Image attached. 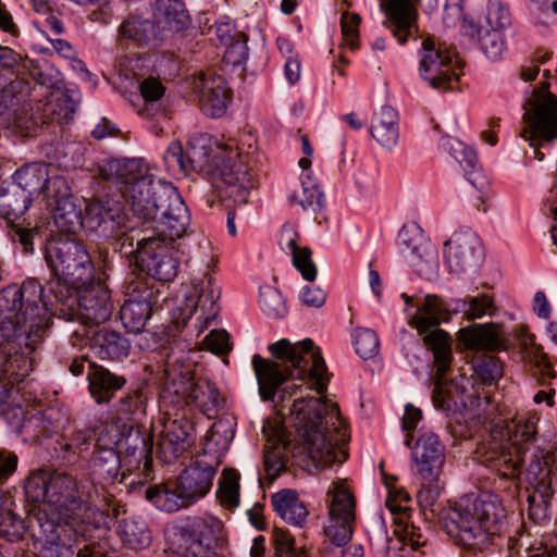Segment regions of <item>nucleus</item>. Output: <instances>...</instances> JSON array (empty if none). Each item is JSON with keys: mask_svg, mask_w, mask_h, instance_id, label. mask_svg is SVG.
Returning a JSON list of instances; mask_svg holds the SVG:
<instances>
[{"mask_svg": "<svg viewBox=\"0 0 557 557\" xmlns=\"http://www.w3.org/2000/svg\"><path fill=\"white\" fill-rule=\"evenodd\" d=\"M242 39H237L227 45L223 61L228 65H240L243 64L248 57V47H247V38L245 35H242Z\"/></svg>", "mask_w": 557, "mask_h": 557, "instance_id": "obj_55", "label": "nucleus"}, {"mask_svg": "<svg viewBox=\"0 0 557 557\" xmlns=\"http://www.w3.org/2000/svg\"><path fill=\"white\" fill-rule=\"evenodd\" d=\"M92 342L101 358L120 359L126 357L129 350V344L125 338L117 332L107 329L96 332Z\"/></svg>", "mask_w": 557, "mask_h": 557, "instance_id": "obj_39", "label": "nucleus"}, {"mask_svg": "<svg viewBox=\"0 0 557 557\" xmlns=\"http://www.w3.org/2000/svg\"><path fill=\"white\" fill-rule=\"evenodd\" d=\"M14 180V187L24 189L30 198L33 194L41 191L50 197L51 186L64 185L63 178L59 176L49 178L46 166L36 163L17 170Z\"/></svg>", "mask_w": 557, "mask_h": 557, "instance_id": "obj_25", "label": "nucleus"}, {"mask_svg": "<svg viewBox=\"0 0 557 557\" xmlns=\"http://www.w3.org/2000/svg\"><path fill=\"white\" fill-rule=\"evenodd\" d=\"M296 419L304 421L302 437L309 457L318 465L343 463L347 458L349 440L346 426L339 418L338 407L318 398L299 399L293 405Z\"/></svg>", "mask_w": 557, "mask_h": 557, "instance_id": "obj_2", "label": "nucleus"}, {"mask_svg": "<svg viewBox=\"0 0 557 557\" xmlns=\"http://www.w3.org/2000/svg\"><path fill=\"white\" fill-rule=\"evenodd\" d=\"M154 16L160 33H177L189 24V16L180 0H157Z\"/></svg>", "mask_w": 557, "mask_h": 557, "instance_id": "obj_28", "label": "nucleus"}, {"mask_svg": "<svg viewBox=\"0 0 557 557\" xmlns=\"http://www.w3.org/2000/svg\"><path fill=\"white\" fill-rule=\"evenodd\" d=\"M354 344L356 352L364 359L375 356L380 347L376 334L369 329L357 330Z\"/></svg>", "mask_w": 557, "mask_h": 557, "instance_id": "obj_48", "label": "nucleus"}, {"mask_svg": "<svg viewBox=\"0 0 557 557\" xmlns=\"http://www.w3.org/2000/svg\"><path fill=\"white\" fill-rule=\"evenodd\" d=\"M126 423H121L120 421L112 420L111 422H107L97 438V449L99 448H106V447H113L115 448L120 437L122 435V432L124 430V426Z\"/></svg>", "mask_w": 557, "mask_h": 557, "instance_id": "obj_54", "label": "nucleus"}, {"mask_svg": "<svg viewBox=\"0 0 557 557\" xmlns=\"http://www.w3.org/2000/svg\"><path fill=\"white\" fill-rule=\"evenodd\" d=\"M126 300L120 309V319L124 327L134 334L144 330L153 312L162 309L165 296L147 281L135 280L126 286Z\"/></svg>", "mask_w": 557, "mask_h": 557, "instance_id": "obj_10", "label": "nucleus"}, {"mask_svg": "<svg viewBox=\"0 0 557 557\" xmlns=\"http://www.w3.org/2000/svg\"><path fill=\"white\" fill-rule=\"evenodd\" d=\"M121 539L132 549H144L151 543V533L144 521L124 519L121 524Z\"/></svg>", "mask_w": 557, "mask_h": 557, "instance_id": "obj_43", "label": "nucleus"}, {"mask_svg": "<svg viewBox=\"0 0 557 557\" xmlns=\"http://www.w3.org/2000/svg\"><path fill=\"white\" fill-rule=\"evenodd\" d=\"M46 259L55 275L62 276L72 286H82L91 278L92 263L86 249L73 239L51 242Z\"/></svg>", "mask_w": 557, "mask_h": 557, "instance_id": "obj_9", "label": "nucleus"}, {"mask_svg": "<svg viewBox=\"0 0 557 557\" xmlns=\"http://www.w3.org/2000/svg\"><path fill=\"white\" fill-rule=\"evenodd\" d=\"M401 541L409 545L413 550L425 544V539L420 529L413 524H406L401 531Z\"/></svg>", "mask_w": 557, "mask_h": 557, "instance_id": "obj_64", "label": "nucleus"}, {"mask_svg": "<svg viewBox=\"0 0 557 557\" xmlns=\"http://www.w3.org/2000/svg\"><path fill=\"white\" fill-rule=\"evenodd\" d=\"M419 0H382L381 9L385 13L384 25L392 30L400 45H404L416 24Z\"/></svg>", "mask_w": 557, "mask_h": 557, "instance_id": "obj_20", "label": "nucleus"}, {"mask_svg": "<svg viewBox=\"0 0 557 557\" xmlns=\"http://www.w3.org/2000/svg\"><path fill=\"white\" fill-rule=\"evenodd\" d=\"M78 289V308L86 324L107 322L113 312V302L108 286L101 282H87Z\"/></svg>", "mask_w": 557, "mask_h": 557, "instance_id": "obj_16", "label": "nucleus"}, {"mask_svg": "<svg viewBox=\"0 0 557 557\" xmlns=\"http://www.w3.org/2000/svg\"><path fill=\"white\" fill-rule=\"evenodd\" d=\"M325 535L336 546L346 545L352 536L356 520V497L346 480L334 481L327 491Z\"/></svg>", "mask_w": 557, "mask_h": 557, "instance_id": "obj_8", "label": "nucleus"}, {"mask_svg": "<svg viewBox=\"0 0 557 557\" xmlns=\"http://www.w3.org/2000/svg\"><path fill=\"white\" fill-rule=\"evenodd\" d=\"M119 455L134 458L135 465L138 466L145 460L147 467L151 462L152 440L147 433H143L139 429L126 424L115 447Z\"/></svg>", "mask_w": 557, "mask_h": 557, "instance_id": "obj_24", "label": "nucleus"}, {"mask_svg": "<svg viewBox=\"0 0 557 557\" xmlns=\"http://www.w3.org/2000/svg\"><path fill=\"white\" fill-rule=\"evenodd\" d=\"M136 260L140 267L160 282H170L177 274L178 260L168 243L153 236L137 239Z\"/></svg>", "mask_w": 557, "mask_h": 557, "instance_id": "obj_15", "label": "nucleus"}, {"mask_svg": "<svg viewBox=\"0 0 557 557\" xmlns=\"http://www.w3.org/2000/svg\"><path fill=\"white\" fill-rule=\"evenodd\" d=\"M524 116L531 127L530 131H524L523 136L527 139L540 136L552 140L557 137V99L550 94L542 101H536Z\"/></svg>", "mask_w": 557, "mask_h": 557, "instance_id": "obj_21", "label": "nucleus"}, {"mask_svg": "<svg viewBox=\"0 0 557 557\" xmlns=\"http://www.w3.org/2000/svg\"><path fill=\"white\" fill-rule=\"evenodd\" d=\"M121 474V458L113 447L96 449L90 460V475L95 483L109 485Z\"/></svg>", "mask_w": 557, "mask_h": 557, "instance_id": "obj_27", "label": "nucleus"}, {"mask_svg": "<svg viewBox=\"0 0 557 557\" xmlns=\"http://www.w3.org/2000/svg\"><path fill=\"white\" fill-rule=\"evenodd\" d=\"M482 462L497 472L499 481H510L516 487L523 462L522 447L493 443L484 451Z\"/></svg>", "mask_w": 557, "mask_h": 557, "instance_id": "obj_19", "label": "nucleus"}, {"mask_svg": "<svg viewBox=\"0 0 557 557\" xmlns=\"http://www.w3.org/2000/svg\"><path fill=\"white\" fill-rule=\"evenodd\" d=\"M200 90V104L203 112L212 117L222 116L231 100V90L220 75L201 74L195 82Z\"/></svg>", "mask_w": 557, "mask_h": 557, "instance_id": "obj_22", "label": "nucleus"}, {"mask_svg": "<svg viewBox=\"0 0 557 557\" xmlns=\"http://www.w3.org/2000/svg\"><path fill=\"white\" fill-rule=\"evenodd\" d=\"M41 293V286L35 281L25 282L21 286H9L3 290L9 313L22 318L23 323L29 327L27 336L35 334L38 337L44 332L39 307Z\"/></svg>", "mask_w": 557, "mask_h": 557, "instance_id": "obj_13", "label": "nucleus"}, {"mask_svg": "<svg viewBox=\"0 0 557 557\" xmlns=\"http://www.w3.org/2000/svg\"><path fill=\"white\" fill-rule=\"evenodd\" d=\"M139 91L146 102H156L163 97L165 88L158 78L150 76L140 82Z\"/></svg>", "mask_w": 557, "mask_h": 557, "instance_id": "obj_58", "label": "nucleus"}, {"mask_svg": "<svg viewBox=\"0 0 557 557\" xmlns=\"http://www.w3.org/2000/svg\"><path fill=\"white\" fill-rule=\"evenodd\" d=\"M32 202L29 194L12 186L0 194V214L7 220L22 215Z\"/></svg>", "mask_w": 557, "mask_h": 557, "instance_id": "obj_42", "label": "nucleus"}, {"mask_svg": "<svg viewBox=\"0 0 557 557\" xmlns=\"http://www.w3.org/2000/svg\"><path fill=\"white\" fill-rule=\"evenodd\" d=\"M525 358L528 361L539 369V373L542 376L547 375L548 377L553 376V369L548 361L547 355L543 351L542 347L535 344H532L530 347L525 349Z\"/></svg>", "mask_w": 557, "mask_h": 557, "instance_id": "obj_57", "label": "nucleus"}, {"mask_svg": "<svg viewBox=\"0 0 557 557\" xmlns=\"http://www.w3.org/2000/svg\"><path fill=\"white\" fill-rule=\"evenodd\" d=\"M88 381L90 394L98 404L110 401L126 382L123 376L115 375L101 366L92 368Z\"/></svg>", "mask_w": 557, "mask_h": 557, "instance_id": "obj_31", "label": "nucleus"}, {"mask_svg": "<svg viewBox=\"0 0 557 557\" xmlns=\"http://www.w3.org/2000/svg\"><path fill=\"white\" fill-rule=\"evenodd\" d=\"M223 525L219 520L210 519L203 522V530L200 532L201 537L198 540L206 541L205 549H210L212 543H216L222 534ZM191 537L186 539V543H190Z\"/></svg>", "mask_w": 557, "mask_h": 557, "instance_id": "obj_61", "label": "nucleus"}, {"mask_svg": "<svg viewBox=\"0 0 557 557\" xmlns=\"http://www.w3.org/2000/svg\"><path fill=\"white\" fill-rule=\"evenodd\" d=\"M527 478L534 488L528 496V516L534 523H542L549 518V499L557 485V466L552 456H543L542 460L531 461L527 470Z\"/></svg>", "mask_w": 557, "mask_h": 557, "instance_id": "obj_11", "label": "nucleus"}, {"mask_svg": "<svg viewBox=\"0 0 557 557\" xmlns=\"http://www.w3.org/2000/svg\"><path fill=\"white\" fill-rule=\"evenodd\" d=\"M505 518L500 498L494 494H482L461 499L445 517L444 528L457 544L476 549L498 534Z\"/></svg>", "mask_w": 557, "mask_h": 557, "instance_id": "obj_4", "label": "nucleus"}, {"mask_svg": "<svg viewBox=\"0 0 557 557\" xmlns=\"http://www.w3.org/2000/svg\"><path fill=\"white\" fill-rule=\"evenodd\" d=\"M272 359L255 355L251 366L262 400H273L288 377L310 379L319 394L326 391L330 374L319 348L307 338L292 343L283 338L268 347Z\"/></svg>", "mask_w": 557, "mask_h": 557, "instance_id": "obj_1", "label": "nucleus"}, {"mask_svg": "<svg viewBox=\"0 0 557 557\" xmlns=\"http://www.w3.org/2000/svg\"><path fill=\"white\" fill-rule=\"evenodd\" d=\"M69 530L65 528H52L51 531L39 540L40 557H71L74 554L69 543Z\"/></svg>", "mask_w": 557, "mask_h": 557, "instance_id": "obj_41", "label": "nucleus"}, {"mask_svg": "<svg viewBox=\"0 0 557 557\" xmlns=\"http://www.w3.org/2000/svg\"><path fill=\"white\" fill-rule=\"evenodd\" d=\"M120 33L122 37L133 40L138 46L149 45L159 36H162L160 30L157 32V28L151 21L144 20L138 16L125 20L120 27Z\"/></svg>", "mask_w": 557, "mask_h": 557, "instance_id": "obj_40", "label": "nucleus"}, {"mask_svg": "<svg viewBox=\"0 0 557 557\" xmlns=\"http://www.w3.org/2000/svg\"><path fill=\"white\" fill-rule=\"evenodd\" d=\"M165 392L181 397L185 404H194L209 418L215 417L223 408L224 398L219 388L209 380L193 376L189 369L165 370Z\"/></svg>", "mask_w": 557, "mask_h": 557, "instance_id": "obj_7", "label": "nucleus"}, {"mask_svg": "<svg viewBox=\"0 0 557 557\" xmlns=\"http://www.w3.org/2000/svg\"><path fill=\"white\" fill-rule=\"evenodd\" d=\"M194 431L191 422L184 418H168L163 422L161 449H171L176 455L188 442Z\"/></svg>", "mask_w": 557, "mask_h": 557, "instance_id": "obj_35", "label": "nucleus"}, {"mask_svg": "<svg viewBox=\"0 0 557 557\" xmlns=\"http://www.w3.org/2000/svg\"><path fill=\"white\" fill-rule=\"evenodd\" d=\"M397 121V112L391 107H382L374 114L370 132L382 147L391 148L396 145L398 139Z\"/></svg>", "mask_w": 557, "mask_h": 557, "instance_id": "obj_33", "label": "nucleus"}, {"mask_svg": "<svg viewBox=\"0 0 557 557\" xmlns=\"http://www.w3.org/2000/svg\"><path fill=\"white\" fill-rule=\"evenodd\" d=\"M493 300L486 295L473 297L469 301V309L465 311L468 320H474L485 315L492 308Z\"/></svg>", "mask_w": 557, "mask_h": 557, "instance_id": "obj_63", "label": "nucleus"}, {"mask_svg": "<svg viewBox=\"0 0 557 557\" xmlns=\"http://www.w3.org/2000/svg\"><path fill=\"white\" fill-rule=\"evenodd\" d=\"M474 373L483 384H492L503 376V364L495 357H487L474 366Z\"/></svg>", "mask_w": 557, "mask_h": 557, "instance_id": "obj_50", "label": "nucleus"}, {"mask_svg": "<svg viewBox=\"0 0 557 557\" xmlns=\"http://www.w3.org/2000/svg\"><path fill=\"white\" fill-rule=\"evenodd\" d=\"M94 432L91 430H77L71 434L67 442L61 445L64 451V459L72 460L71 456L78 455L86 450L92 438Z\"/></svg>", "mask_w": 557, "mask_h": 557, "instance_id": "obj_51", "label": "nucleus"}, {"mask_svg": "<svg viewBox=\"0 0 557 557\" xmlns=\"http://www.w3.org/2000/svg\"><path fill=\"white\" fill-rule=\"evenodd\" d=\"M298 234L293 228H285L282 238L286 242L293 256L294 267L301 273V276L309 282L317 277V267L311 258V250L308 247L297 246Z\"/></svg>", "mask_w": 557, "mask_h": 557, "instance_id": "obj_37", "label": "nucleus"}, {"mask_svg": "<svg viewBox=\"0 0 557 557\" xmlns=\"http://www.w3.org/2000/svg\"><path fill=\"white\" fill-rule=\"evenodd\" d=\"M219 175L226 185L225 194L235 202L246 203L250 183L246 166L242 163L225 164Z\"/></svg>", "mask_w": 557, "mask_h": 557, "instance_id": "obj_34", "label": "nucleus"}, {"mask_svg": "<svg viewBox=\"0 0 557 557\" xmlns=\"http://www.w3.org/2000/svg\"><path fill=\"white\" fill-rule=\"evenodd\" d=\"M423 343L433 351L436 368L432 393L433 403L437 408L446 409L449 405L444 395L443 379L451 362L450 337L445 331H435L424 336Z\"/></svg>", "mask_w": 557, "mask_h": 557, "instance_id": "obj_18", "label": "nucleus"}, {"mask_svg": "<svg viewBox=\"0 0 557 557\" xmlns=\"http://www.w3.org/2000/svg\"><path fill=\"white\" fill-rule=\"evenodd\" d=\"M417 473L430 483L437 481L445 461V448L432 432L422 433L412 448Z\"/></svg>", "mask_w": 557, "mask_h": 557, "instance_id": "obj_17", "label": "nucleus"}, {"mask_svg": "<svg viewBox=\"0 0 557 557\" xmlns=\"http://www.w3.org/2000/svg\"><path fill=\"white\" fill-rule=\"evenodd\" d=\"M2 372L13 382L23 381L33 370V360L29 351L22 348L10 346L3 348Z\"/></svg>", "mask_w": 557, "mask_h": 557, "instance_id": "obj_36", "label": "nucleus"}, {"mask_svg": "<svg viewBox=\"0 0 557 557\" xmlns=\"http://www.w3.org/2000/svg\"><path fill=\"white\" fill-rule=\"evenodd\" d=\"M361 18L356 13L344 12L341 20L342 34L345 44L355 50L359 47V25Z\"/></svg>", "mask_w": 557, "mask_h": 557, "instance_id": "obj_52", "label": "nucleus"}, {"mask_svg": "<svg viewBox=\"0 0 557 557\" xmlns=\"http://www.w3.org/2000/svg\"><path fill=\"white\" fill-rule=\"evenodd\" d=\"M455 51L433 38L422 41L420 71L425 81L435 89L447 90L458 81L459 74L453 65Z\"/></svg>", "mask_w": 557, "mask_h": 557, "instance_id": "obj_12", "label": "nucleus"}, {"mask_svg": "<svg viewBox=\"0 0 557 557\" xmlns=\"http://www.w3.org/2000/svg\"><path fill=\"white\" fill-rule=\"evenodd\" d=\"M25 492L30 500L48 504L62 518H67L82 505L77 481L58 471L40 469L30 473Z\"/></svg>", "mask_w": 557, "mask_h": 557, "instance_id": "obj_6", "label": "nucleus"}, {"mask_svg": "<svg viewBox=\"0 0 557 557\" xmlns=\"http://www.w3.org/2000/svg\"><path fill=\"white\" fill-rule=\"evenodd\" d=\"M239 473L235 469H224L222 471L218 497L223 507L233 509L239 505Z\"/></svg>", "mask_w": 557, "mask_h": 557, "instance_id": "obj_44", "label": "nucleus"}, {"mask_svg": "<svg viewBox=\"0 0 557 557\" xmlns=\"http://www.w3.org/2000/svg\"><path fill=\"white\" fill-rule=\"evenodd\" d=\"M271 505L275 512L288 524L302 528L308 519L309 510L299 499L294 490H282L271 496Z\"/></svg>", "mask_w": 557, "mask_h": 557, "instance_id": "obj_26", "label": "nucleus"}, {"mask_svg": "<svg viewBox=\"0 0 557 557\" xmlns=\"http://www.w3.org/2000/svg\"><path fill=\"white\" fill-rule=\"evenodd\" d=\"M99 176L114 185L134 214L144 220L158 216L160 208L168 202L160 197V190L174 187L157 180L150 165L140 158L109 160L99 166Z\"/></svg>", "mask_w": 557, "mask_h": 557, "instance_id": "obj_3", "label": "nucleus"}, {"mask_svg": "<svg viewBox=\"0 0 557 557\" xmlns=\"http://www.w3.org/2000/svg\"><path fill=\"white\" fill-rule=\"evenodd\" d=\"M307 178L308 181H302L300 187L293 193L290 202L298 205L304 210L311 209L315 211L323 206V194L309 177Z\"/></svg>", "mask_w": 557, "mask_h": 557, "instance_id": "obj_45", "label": "nucleus"}, {"mask_svg": "<svg viewBox=\"0 0 557 557\" xmlns=\"http://www.w3.org/2000/svg\"><path fill=\"white\" fill-rule=\"evenodd\" d=\"M216 468L206 456L196 458L173 482L149 486L146 498L162 511L174 512L187 508L212 487Z\"/></svg>", "mask_w": 557, "mask_h": 557, "instance_id": "obj_5", "label": "nucleus"}, {"mask_svg": "<svg viewBox=\"0 0 557 557\" xmlns=\"http://www.w3.org/2000/svg\"><path fill=\"white\" fill-rule=\"evenodd\" d=\"M459 339L469 349L496 350L502 346V339L491 324H474L461 329Z\"/></svg>", "mask_w": 557, "mask_h": 557, "instance_id": "obj_32", "label": "nucleus"}, {"mask_svg": "<svg viewBox=\"0 0 557 557\" xmlns=\"http://www.w3.org/2000/svg\"><path fill=\"white\" fill-rule=\"evenodd\" d=\"M479 239L470 234H457L445 242L444 253L450 271H459L472 259Z\"/></svg>", "mask_w": 557, "mask_h": 557, "instance_id": "obj_29", "label": "nucleus"}, {"mask_svg": "<svg viewBox=\"0 0 557 557\" xmlns=\"http://www.w3.org/2000/svg\"><path fill=\"white\" fill-rule=\"evenodd\" d=\"M503 38L499 32L487 30L480 38V45L488 58H497L503 49Z\"/></svg>", "mask_w": 557, "mask_h": 557, "instance_id": "obj_59", "label": "nucleus"}, {"mask_svg": "<svg viewBox=\"0 0 557 557\" xmlns=\"http://www.w3.org/2000/svg\"><path fill=\"white\" fill-rule=\"evenodd\" d=\"M535 432V423L531 420L512 422V425L508 426L507 444L512 447H521L522 444H527L533 438Z\"/></svg>", "mask_w": 557, "mask_h": 557, "instance_id": "obj_49", "label": "nucleus"}, {"mask_svg": "<svg viewBox=\"0 0 557 557\" xmlns=\"http://www.w3.org/2000/svg\"><path fill=\"white\" fill-rule=\"evenodd\" d=\"M160 191L162 200L168 202L160 208L156 219L149 220L154 223L153 231L157 236L153 237L160 239L161 243L171 244L186 233L189 214L175 187H165Z\"/></svg>", "mask_w": 557, "mask_h": 557, "instance_id": "obj_14", "label": "nucleus"}, {"mask_svg": "<svg viewBox=\"0 0 557 557\" xmlns=\"http://www.w3.org/2000/svg\"><path fill=\"white\" fill-rule=\"evenodd\" d=\"M194 296L197 297L196 310L208 311L210 318H214L216 314L215 301L218 299V295L209 288V286L205 287L203 282L198 284H194ZM209 319V315L206 317V320Z\"/></svg>", "mask_w": 557, "mask_h": 557, "instance_id": "obj_53", "label": "nucleus"}, {"mask_svg": "<svg viewBox=\"0 0 557 557\" xmlns=\"http://www.w3.org/2000/svg\"><path fill=\"white\" fill-rule=\"evenodd\" d=\"M486 21L492 30L500 32L510 24L509 11L498 2H491L487 8Z\"/></svg>", "mask_w": 557, "mask_h": 557, "instance_id": "obj_56", "label": "nucleus"}, {"mask_svg": "<svg viewBox=\"0 0 557 557\" xmlns=\"http://www.w3.org/2000/svg\"><path fill=\"white\" fill-rule=\"evenodd\" d=\"M28 330L29 327L26 326V323H23L22 318L14 313L5 315L3 321L0 322V351H3L5 346H14L18 348L24 347L25 350L33 354L36 350L37 344L41 342L44 332H40L38 337L35 334L26 337Z\"/></svg>", "mask_w": 557, "mask_h": 557, "instance_id": "obj_23", "label": "nucleus"}, {"mask_svg": "<svg viewBox=\"0 0 557 557\" xmlns=\"http://www.w3.org/2000/svg\"><path fill=\"white\" fill-rule=\"evenodd\" d=\"M206 347L216 354H224L230 350L228 334L224 330H213L205 338Z\"/></svg>", "mask_w": 557, "mask_h": 557, "instance_id": "obj_60", "label": "nucleus"}, {"mask_svg": "<svg viewBox=\"0 0 557 557\" xmlns=\"http://www.w3.org/2000/svg\"><path fill=\"white\" fill-rule=\"evenodd\" d=\"M205 159L206 153L196 149L194 146L187 149L185 157L183 147L180 143H172L164 154V160L168 165L177 166L183 173L201 169L203 166Z\"/></svg>", "mask_w": 557, "mask_h": 557, "instance_id": "obj_38", "label": "nucleus"}, {"mask_svg": "<svg viewBox=\"0 0 557 557\" xmlns=\"http://www.w3.org/2000/svg\"><path fill=\"white\" fill-rule=\"evenodd\" d=\"M144 401L139 392L135 391L124 395L116 404V410L120 414L127 417L134 414L143 408Z\"/></svg>", "mask_w": 557, "mask_h": 557, "instance_id": "obj_62", "label": "nucleus"}, {"mask_svg": "<svg viewBox=\"0 0 557 557\" xmlns=\"http://www.w3.org/2000/svg\"><path fill=\"white\" fill-rule=\"evenodd\" d=\"M24 532V521L12 510L5 509L0 516V536L14 543L23 537Z\"/></svg>", "mask_w": 557, "mask_h": 557, "instance_id": "obj_47", "label": "nucleus"}, {"mask_svg": "<svg viewBox=\"0 0 557 557\" xmlns=\"http://www.w3.org/2000/svg\"><path fill=\"white\" fill-rule=\"evenodd\" d=\"M445 313L446 309L442 299L435 295H428L424 298V304L418 310V313L411 317L409 324L413 326L419 334H425L424 336H426L435 331H442L438 329V325Z\"/></svg>", "mask_w": 557, "mask_h": 557, "instance_id": "obj_30", "label": "nucleus"}, {"mask_svg": "<svg viewBox=\"0 0 557 557\" xmlns=\"http://www.w3.org/2000/svg\"><path fill=\"white\" fill-rule=\"evenodd\" d=\"M275 557H308L304 547L295 545V539L286 529L275 527L272 531Z\"/></svg>", "mask_w": 557, "mask_h": 557, "instance_id": "obj_46", "label": "nucleus"}]
</instances>
